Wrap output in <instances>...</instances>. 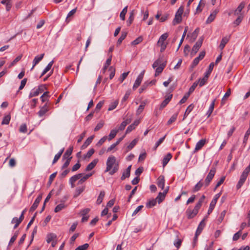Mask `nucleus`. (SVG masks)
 <instances>
[{"mask_svg": "<svg viewBox=\"0 0 250 250\" xmlns=\"http://www.w3.org/2000/svg\"><path fill=\"white\" fill-rule=\"evenodd\" d=\"M85 189V186L78 187L75 190L74 195V198H76L79 196Z\"/></svg>", "mask_w": 250, "mask_h": 250, "instance_id": "obj_26", "label": "nucleus"}, {"mask_svg": "<svg viewBox=\"0 0 250 250\" xmlns=\"http://www.w3.org/2000/svg\"><path fill=\"white\" fill-rule=\"evenodd\" d=\"M219 10L217 9L213 10L208 17L207 20L206 21V23L208 24L212 22L215 18Z\"/></svg>", "mask_w": 250, "mask_h": 250, "instance_id": "obj_12", "label": "nucleus"}, {"mask_svg": "<svg viewBox=\"0 0 250 250\" xmlns=\"http://www.w3.org/2000/svg\"><path fill=\"white\" fill-rule=\"evenodd\" d=\"M118 104H119L118 100H116V101H114L113 102L111 103L109 105L108 110L109 111L113 110L117 107Z\"/></svg>", "mask_w": 250, "mask_h": 250, "instance_id": "obj_49", "label": "nucleus"}, {"mask_svg": "<svg viewBox=\"0 0 250 250\" xmlns=\"http://www.w3.org/2000/svg\"><path fill=\"white\" fill-rule=\"evenodd\" d=\"M142 81V79H141V76H138L133 86V89L134 90L136 89L138 86L140 85L141 82Z\"/></svg>", "mask_w": 250, "mask_h": 250, "instance_id": "obj_45", "label": "nucleus"}, {"mask_svg": "<svg viewBox=\"0 0 250 250\" xmlns=\"http://www.w3.org/2000/svg\"><path fill=\"white\" fill-rule=\"evenodd\" d=\"M166 65V63L162 64L161 66H159V67H157L156 69V70H155V76L156 77V76L159 75L163 72Z\"/></svg>", "mask_w": 250, "mask_h": 250, "instance_id": "obj_36", "label": "nucleus"}, {"mask_svg": "<svg viewBox=\"0 0 250 250\" xmlns=\"http://www.w3.org/2000/svg\"><path fill=\"white\" fill-rule=\"evenodd\" d=\"M118 132V130L117 129H112L111 130L107 139L108 141H111L112 139L114 138L116 136L117 133Z\"/></svg>", "mask_w": 250, "mask_h": 250, "instance_id": "obj_41", "label": "nucleus"}, {"mask_svg": "<svg viewBox=\"0 0 250 250\" xmlns=\"http://www.w3.org/2000/svg\"><path fill=\"white\" fill-rule=\"evenodd\" d=\"M205 226V219H204L199 224L197 229L196 230V233H195V236L198 237V235L200 234L201 233L202 230L203 229L204 227Z\"/></svg>", "mask_w": 250, "mask_h": 250, "instance_id": "obj_17", "label": "nucleus"}, {"mask_svg": "<svg viewBox=\"0 0 250 250\" xmlns=\"http://www.w3.org/2000/svg\"><path fill=\"white\" fill-rule=\"evenodd\" d=\"M184 12V7L183 6H181L177 11L176 12L175 18H174L172 23L173 25H175L180 23L182 21V15L183 14Z\"/></svg>", "mask_w": 250, "mask_h": 250, "instance_id": "obj_3", "label": "nucleus"}, {"mask_svg": "<svg viewBox=\"0 0 250 250\" xmlns=\"http://www.w3.org/2000/svg\"><path fill=\"white\" fill-rule=\"evenodd\" d=\"M198 210L194 208L192 210L188 209L187 211L188 218H193L198 213Z\"/></svg>", "mask_w": 250, "mask_h": 250, "instance_id": "obj_21", "label": "nucleus"}, {"mask_svg": "<svg viewBox=\"0 0 250 250\" xmlns=\"http://www.w3.org/2000/svg\"><path fill=\"white\" fill-rule=\"evenodd\" d=\"M106 168L105 172H109L110 175H112L116 172L119 169V165L116 159L114 156H110L107 160Z\"/></svg>", "mask_w": 250, "mask_h": 250, "instance_id": "obj_2", "label": "nucleus"}, {"mask_svg": "<svg viewBox=\"0 0 250 250\" xmlns=\"http://www.w3.org/2000/svg\"><path fill=\"white\" fill-rule=\"evenodd\" d=\"M134 19V12L132 11L129 13V17L126 21L128 26H130Z\"/></svg>", "mask_w": 250, "mask_h": 250, "instance_id": "obj_43", "label": "nucleus"}, {"mask_svg": "<svg viewBox=\"0 0 250 250\" xmlns=\"http://www.w3.org/2000/svg\"><path fill=\"white\" fill-rule=\"evenodd\" d=\"M166 135H165L164 137L159 139V140L156 143L154 146V149H156L164 142Z\"/></svg>", "mask_w": 250, "mask_h": 250, "instance_id": "obj_58", "label": "nucleus"}, {"mask_svg": "<svg viewBox=\"0 0 250 250\" xmlns=\"http://www.w3.org/2000/svg\"><path fill=\"white\" fill-rule=\"evenodd\" d=\"M92 175V173H88L84 175L83 177H82L80 180L78 182V184H81L84 182H85L87 179H88L90 176Z\"/></svg>", "mask_w": 250, "mask_h": 250, "instance_id": "obj_44", "label": "nucleus"}, {"mask_svg": "<svg viewBox=\"0 0 250 250\" xmlns=\"http://www.w3.org/2000/svg\"><path fill=\"white\" fill-rule=\"evenodd\" d=\"M11 119V116L8 114L4 117L1 122V125H8L9 124Z\"/></svg>", "mask_w": 250, "mask_h": 250, "instance_id": "obj_48", "label": "nucleus"}, {"mask_svg": "<svg viewBox=\"0 0 250 250\" xmlns=\"http://www.w3.org/2000/svg\"><path fill=\"white\" fill-rule=\"evenodd\" d=\"M156 199H152L146 203V206L148 208H151L156 205Z\"/></svg>", "mask_w": 250, "mask_h": 250, "instance_id": "obj_55", "label": "nucleus"}, {"mask_svg": "<svg viewBox=\"0 0 250 250\" xmlns=\"http://www.w3.org/2000/svg\"><path fill=\"white\" fill-rule=\"evenodd\" d=\"M216 173V168L214 167H212L210 169L209 173L207 175L204 183L202 182V180H201L199 182H198L196 185L194 186L193 191V192H197L201 188L204 186L205 187H208L211 181H212V179L213 178L215 174Z\"/></svg>", "mask_w": 250, "mask_h": 250, "instance_id": "obj_1", "label": "nucleus"}, {"mask_svg": "<svg viewBox=\"0 0 250 250\" xmlns=\"http://www.w3.org/2000/svg\"><path fill=\"white\" fill-rule=\"evenodd\" d=\"M83 173H79L72 176L69 180V182L75 183L77 180L80 179L82 176Z\"/></svg>", "mask_w": 250, "mask_h": 250, "instance_id": "obj_35", "label": "nucleus"}, {"mask_svg": "<svg viewBox=\"0 0 250 250\" xmlns=\"http://www.w3.org/2000/svg\"><path fill=\"white\" fill-rule=\"evenodd\" d=\"M250 135V127L249 128L248 130L246 131V132L245 134L244 137L243 144L245 145H246L247 144V141L248 140L249 136Z\"/></svg>", "mask_w": 250, "mask_h": 250, "instance_id": "obj_54", "label": "nucleus"}, {"mask_svg": "<svg viewBox=\"0 0 250 250\" xmlns=\"http://www.w3.org/2000/svg\"><path fill=\"white\" fill-rule=\"evenodd\" d=\"M94 151H95V150L93 148H91V149H89L88 151V152H87V153L84 155V158H90L93 154V153H94Z\"/></svg>", "mask_w": 250, "mask_h": 250, "instance_id": "obj_64", "label": "nucleus"}, {"mask_svg": "<svg viewBox=\"0 0 250 250\" xmlns=\"http://www.w3.org/2000/svg\"><path fill=\"white\" fill-rule=\"evenodd\" d=\"M143 41V38L141 36L138 37L135 40L131 42V44L133 45H136L140 43Z\"/></svg>", "mask_w": 250, "mask_h": 250, "instance_id": "obj_56", "label": "nucleus"}, {"mask_svg": "<svg viewBox=\"0 0 250 250\" xmlns=\"http://www.w3.org/2000/svg\"><path fill=\"white\" fill-rule=\"evenodd\" d=\"M42 198V195L41 194L39 195L37 198L36 199L34 203L32 205V206L30 208V211L32 212L34 211L38 207L40 201H41Z\"/></svg>", "mask_w": 250, "mask_h": 250, "instance_id": "obj_10", "label": "nucleus"}, {"mask_svg": "<svg viewBox=\"0 0 250 250\" xmlns=\"http://www.w3.org/2000/svg\"><path fill=\"white\" fill-rule=\"evenodd\" d=\"M0 3L2 4L5 5L6 10L7 11H9L12 6V0H2Z\"/></svg>", "mask_w": 250, "mask_h": 250, "instance_id": "obj_20", "label": "nucleus"}, {"mask_svg": "<svg viewBox=\"0 0 250 250\" xmlns=\"http://www.w3.org/2000/svg\"><path fill=\"white\" fill-rule=\"evenodd\" d=\"M105 195V192L104 191H101L100 193L99 196L98 197L97 200L96 201V203L98 205H100L103 202V199Z\"/></svg>", "mask_w": 250, "mask_h": 250, "instance_id": "obj_39", "label": "nucleus"}, {"mask_svg": "<svg viewBox=\"0 0 250 250\" xmlns=\"http://www.w3.org/2000/svg\"><path fill=\"white\" fill-rule=\"evenodd\" d=\"M93 138H94L93 136H91L88 137L84 142L82 147L83 148L86 147L88 145H89L91 143Z\"/></svg>", "mask_w": 250, "mask_h": 250, "instance_id": "obj_47", "label": "nucleus"}, {"mask_svg": "<svg viewBox=\"0 0 250 250\" xmlns=\"http://www.w3.org/2000/svg\"><path fill=\"white\" fill-rule=\"evenodd\" d=\"M172 97V95L170 94L168 95L167 97H166L165 99L162 102L161 104H160V109H163L169 103L170 101L171 100Z\"/></svg>", "mask_w": 250, "mask_h": 250, "instance_id": "obj_16", "label": "nucleus"}, {"mask_svg": "<svg viewBox=\"0 0 250 250\" xmlns=\"http://www.w3.org/2000/svg\"><path fill=\"white\" fill-rule=\"evenodd\" d=\"M172 158V155L170 153H167L165 157L163 158V167L166 166L169 161Z\"/></svg>", "mask_w": 250, "mask_h": 250, "instance_id": "obj_31", "label": "nucleus"}, {"mask_svg": "<svg viewBox=\"0 0 250 250\" xmlns=\"http://www.w3.org/2000/svg\"><path fill=\"white\" fill-rule=\"evenodd\" d=\"M203 40L204 38L203 37H200L198 41L194 45L190 53L191 55L192 56H194L198 52V51L199 50V48H200L202 44Z\"/></svg>", "mask_w": 250, "mask_h": 250, "instance_id": "obj_4", "label": "nucleus"}, {"mask_svg": "<svg viewBox=\"0 0 250 250\" xmlns=\"http://www.w3.org/2000/svg\"><path fill=\"white\" fill-rule=\"evenodd\" d=\"M157 184L159 188L162 189L164 188L165 184V177L163 175H160L157 180Z\"/></svg>", "mask_w": 250, "mask_h": 250, "instance_id": "obj_13", "label": "nucleus"}, {"mask_svg": "<svg viewBox=\"0 0 250 250\" xmlns=\"http://www.w3.org/2000/svg\"><path fill=\"white\" fill-rule=\"evenodd\" d=\"M208 77L207 76V75H204V77L202 79H199L198 82H197L198 84H199L200 87L203 86L207 82Z\"/></svg>", "mask_w": 250, "mask_h": 250, "instance_id": "obj_32", "label": "nucleus"}, {"mask_svg": "<svg viewBox=\"0 0 250 250\" xmlns=\"http://www.w3.org/2000/svg\"><path fill=\"white\" fill-rule=\"evenodd\" d=\"M215 99H214L212 101L211 104H210L209 109L207 112V115H208V117L210 116V115L211 114V113H212V112L213 111V109L214 108V105H215Z\"/></svg>", "mask_w": 250, "mask_h": 250, "instance_id": "obj_33", "label": "nucleus"}, {"mask_svg": "<svg viewBox=\"0 0 250 250\" xmlns=\"http://www.w3.org/2000/svg\"><path fill=\"white\" fill-rule=\"evenodd\" d=\"M126 35H127V33L126 32H122L121 36L119 38V39H118V40L117 41V46H119V45H120L121 44V43L123 42V41L126 38Z\"/></svg>", "mask_w": 250, "mask_h": 250, "instance_id": "obj_42", "label": "nucleus"}, {"mask_svg": "<svg viewBox=\"0 0 250 250\" xmlns=\"http://www.w3.org/2000/svg\"><path fill=\"white\" fill-rule=\"evenodd\" d=\"M98 160L97 159H95L93 161H92L90 163H89L85 168V171H88L92 170L96 165L98 163Z\"/></svg>", "mask_w": 250, "mask_h": 250, "instance_id": "obj_23", "label": "nucleus"}, {"mask_svg": "<svg viewBox=\"0 0 250 250\" xmlns=\"http://www.w3.org/2000/svg\"><path fill=\"white\" fill-rule=\"evenodd\" d=\"M188 27H186L185 28L184 33L183 34V36L182 37V38H181V39L180 40V42H179V45L178 46V48L177 49V51L178 50V49L180 48L181 45H182V43L183 42V41L184 40V38H185V37L186 36V33H187V32L188 31Z\"/></svg>", "mask_w": 250, "mask_h": 250, "instance_id": "obj_50", "label": "nucleus"}, {"mask_svg": "<svg viewBox=\"0 0 250 250\" xmlns=\"http://www.w3.org/2000/svg\"><path fill=\"white\" fill-rule=\"evenodd\" d=\"M131 168V165H130L123 172L122 175L121 176V180H124L126 178H128L130 176Z\"/></svg>", "mask_w": 250, "mask_h": 250, "instance_id": "obj_18", "label": "nucleus"}, {"mask_svg": "<svg viewBox=\"0 0 250 250\" xmlns=\"http://www.w3.org/2000/svg\"><path fill=\"white\" fill-rule=\"evenodd\" d=\"M63 151H64V148L61 149L60 150V151L55 155L53 162H52V164H55L58 161V160L60 158L62 153L63 152Z\"/></svg>", "mask_w": 250, "mask_h": 250, "instance_id": "obj_34", "label": "nucleus"}, {"mask_svg": "<svg viewBox=\"0 0 250 250\" xmlns=\"http://www.w3.org/2000/svg\"><path fill=\"white\" fill-rule=\"evenodd\" d=\"M193 108H194V105H193V104H190L189 105H188V106L187 107V109H186V111L185 112L183 120H184L187 118L188 115L193 110Z\"/></svg>", "mask_w": 250, "mask_h": 250, "instance_id": "obj_27", "label": "nucleus"}, {"mask_svg": "<svg viewBox=\"0 0 250 250\" xmlns=\"http://www.w3.org/2000/svg\"><path fill=\"white\" fill-rule=\"evenodd\" d=\"M112 54H110L109 55V58L106 60V62L104 65V66L103 67V72L104 73L107 69V67L110 65L111 64V60H112Z\"/></svg>", "mask_w": 250, "mask_h": 250, "instance_id": "obj_28", "label": "nucleus"}, {"mask_svg": "<svg viewBox=\"0 0 250 250\" xmlns=\"http://www.w3.org/2000/svg\"><path fill=\"white\" fill-rule=\"evenodd\" d=\"M225 180V176H223L221 178V179H220V180L217 183L214 188V190H215L221 185H222L224 181Z\"/></svg>", "mask_w": 250, "mask_h": 250, "instance_id": "obj_61", "label": "nucleus"}, {"mask_svg": "<svg viewBox=\"0 0 250 250\" xmlns=\"http://www.w3.org/2000/svg\"><path fill=\"white\" fill-rule=\"evenodd\" d=\"M149 86L148 81L146 82L142 85L141 87L139 89V92L142 93L145 90H146Z\"/></svg>", "mask_w": 250, "mask_h": 250, "instance_id": "obj_59", "label": "nucleus"}, {"mask_svg": "<svg viewBox=\"0 0 250 250\" xmlns=\"http://www.w3.org/2000/svg\"><path fill=\"white\" fill-rule=\"evenodd\" d=\"M109 71L110 72L109 74L110 79H112L115 76V68L113 66H110L109 68Z\"/></svg>", "mask_w": 250, "mask_h": 250, "instance_id": "obj_57", "label": "nucleus"}, {"mask_svg": "<svg viewBox=\"0 0 250 250\" xmlns=\"http://www.w3.org/2000/svg\"><path fill=\"white\" fill-rule=\"evenodd\" d=\"M206 139H201L199 141H198L196 145L195 149L194 150L193 152L195 153L198 150H200L203 146L205 145L206 143Z\"/></svg>", "mask_w": 250, "mask_h": 250, "instance_id": "obj_11", "label": "nucleus"}, {"mask_svg": "<svg viewBox=\"0 0 250 250\" xmlns=\"http://www.w3.org/2000/svg\"><path fill=\"white\" fill-rule=\"evenodd\" d=\"M169 187H167L163 192H159L158 196H157L156 201L158 202L159 204H160L162 201L165 199L166 195L168 191Z\"/></svg>", "mask_w": 250, "mask_h": 250, "instance_id": "obj_7", "label": "nucleus"}, {"mask_svg": "<svg viewBox=\"0 0 250 250\" xmlns=\"http://www.w3.org/2000/svg\"><path fill=\"white\" fill-rule=\"evenodd\" d=\"M245 5V3L244 2H242L234 11V15H239L242 11V9L244 8Z\"/></svg>", "mask_w": 250, "mask_h": 250, "instance_id": "obj_37", "label": "nucleus"}, {"mask_svg": "<svg viewBox=\"0 0 250 250\" xmlns=\"http://www.w3.org/2000/svg\"><path fill=\"white\" fill-rule=\"evenodd\" d=\"M53 63H54V61H51L46 66V67L44 68V69L43 70L42 74H41V77H42V76H43L44 75H45L48 71H49L51 68V67L52 66L53 64Z\"/></svg>", "mask_w": 250, "mask_h": 250, "instance_id": "obj_30", "label": "nucleus"}, {"mask_svg": "<svg viewBox=\"0 0 250 250\" xmlns=\"http://www.w3.org/2000/svg\"><path fill=\"white\" fill-rule=\"evenodd\" d=\"M23 219L24 216H23V215H21L19 218H18L17 217H14L12 219L11 223L15 224L14 226V229H16L19 226L21 223L23 221Z\"/></svg>", "mask_w": 250, "mask_h": 250, "instance_id": "obj_9", "label": "nucleus"}, {"mask_svg": "<svg viewBox=\"0 0 250 250\" xmlns=\"http://www.w3.org/2000/svg\"><path fill=\"white\" fill-rule=\"evenodd\" d=\"M41 86H39L37 89L34 88L32 89L29 95V98H31L32 97L38 96L42 92L41 88Z\"/></svg>", "mask_w": 250, "mask_h": 250, "instance_id": "obj_19", "label": "nucleus"}, {"mask_svg": "<svg viewBox=\"0 0 250 250\" xmlns=\"http://www.w3.org/2000/svg\"><path fill=\"white\" fill-rule=\"evenodd\" d=\"M229 39H230V36H225L222 38V39L221 41V43L219 46L220 50H222L224 48L226 44L228 42Z\"/></svg>", "mask_w": 250, "mask_h": 250, "instance_id": "obj_15", "label": "nucleus"}, {"mask_svg": "<svg viewBox=\"0 0 250 250\" xmlns=\"http://www.w3.org/2000/svg\"><path fill=\"white\" fill-rule=\"evenodd\" d=\"M221 192L215 194L210 202L209 208L208 211V214L211 213L213 210L218 198L220 197Z\"/></svg>", "mask_w": 250, "mask_h": 250, "instance_id": "obj_5", "label": "nucleus"}, {"mask_svg": "<svg viewBox=\"0 0 250 250\" xmlns=\"http://www.w3.org/2000/svg\"><path fill=\"white\" fill-rule=\"evenodd\" d=\"M250 172V167H247L243 171L240 177L246 180Z\"/></svg>", "mask_w": 250, "mask_h": 250, "instance_id": "obj_29", "label": "nucleus"}, {"mask_svg": "<svg viewBox=\"0 0 250 250\" xmlns=\"http://www.w3.org/2000/svg\"><path fill=\"white\" fill-rule=\"evenodd\" d=\"M66 207V206L65 205L64 203H61L56 207L54 209V211L55 212H58L64 208Z\"/></svg>", "mask_w": 250, "mask_h": 250, "instance_id": "obj_52", "label": "nucleus"}, {"mask_svg": "<svg viewBox=\"0 0 250 250\" xmlns=\"http://www.w3.org/2000/svg\"><path fill=\"white\" fill-rule=\"evenodd\" d=\"M50 109L49 105L46 103L43 106L40 107V110L37 113L40 117L43 116Z\"/></svg>", "mask_w": 250, "mask_h": 250, "instance_id": "obj_6", "label": "nucleus"}, {"mask_svg": "<svg viewBox=\"0 0 250 250\" xmlns=\"http://www.w3.org/2000/svg\"><path fill=\"white\" fill-rule=\"evenodd\" d=\"M127 6H125L124 8V9L122 10L120 14V17L122 20L124 21L125 20V16L127 13Z\"/></svg>", "mask_w": 250, "mask_h": 250, "instance_id": "obj_51", "label": "nucleus"}, {"mask_svg": "<svg viewBox=\"0 0 250 250\" xmlns=\"http://www.w3.org/2000/svg\"><path fill=\"white\" fill-rule=\"evenodd\" d=\"M168 37V34L167 33H165L162 35L157 42L158 45H159L160 44H165V41L167 40Z\"/></svg>", "mask_w": 250, "mask_h": 250, "instance_id": "obj_22", "label": "nucleus"}, {"mask_svg": "<svg viewBox=\"0 0 250 250\" xmlns=\"http://www.w3.org/2000/svg\"><path fill=\"white\" fill-rule=\"evenodd\" d=\"M214 66V62H211L209 65L208 67V70L207 72L205 73V75H207V76L209 77V75L210 74L211 72H212L213 68Z\"/></svg>", "mask_w": 250, "mask_h": 250, "instance_id": "obj_60", "label": "nucleus"}, {"mask_svg": "<svg viewBox=\"0 0 250 250\" xmlns=\"http://www.w3.org/2000/svg\"><path fill=\"white\" fill-rule=\"evenodd\" d=\"M206 52L205 51H202L200 53L198 57L195 58L191 64L192 67L196 66L199 62L200 61L202 60L205 57Z\"/></svg>", "mask_w": 250, "mask_h": 250, "instance_id": "obj_8", "label": "nucleus"}, {"mask_svg": "<svg viewBox=\"0 0 250 250\" xmlns=\"http://www.w3.org/2000/svg\"><path fill=\"white\" fill-rule=\"evenodd\" d=\"M137 142H138L137 139H135L133 140H132V141L129 144V145L128 146H127V148H126V149H127L126 152H128V151L132 149L137 144Z\"/></svg>", "mask_w": 250, "mask_h": 250, "instance_id": "obj_40", "label": "nucleus"}, {"mask_svg": "<svg viewBox=\"0 0 250 250\" xmlns=\"http://www.w3.org/2000/svg\"><path fill=\"white\" fill-rule=\"evenodd\" d=\"M107 139V137L106 136H104L97 143L96 146H101L104 143V142L106 141V140Z\"/></svg>", "mask_w": 250, "mask_h": 250, "instance_id": "obj_63", "label": "nucleus"}, {"mask_svg": "<svg viewBox=\"0 0 250 250\" xmlns=\"http://www.w3.org/2000/svg\"><path fill=\"white\" fill-rule=\"evenodd\" d=\"M178 113H176L173 114L170 118L169 119V120L167 121V125H169L171 124L173 122H175L177 118Z\"/></svg>", "mask_w": 250, "mask_h": 250, "instance_id": "obj_53", "label": "nucleus"}, {"mask_svg": "<svg viewBox=\"0 0 250 250\" xmlns=\"http://www.w3.org/2000/svg\"><path fill=\"white\" fill-rule=\"evenodd\" d=\"M44 54H42L40 55L37 56L35 57L33 61V66L31 69V70H33L34 67L40 61L42 60L44 57Z\"/></svg>", "mask_w": 250, "mask_h": 250, "instance_id": "obj_14", "label": "nucleus"}, {"mask_svg": "<svg viewBox=\"0 0 250 250\" xmlns=\"http://www.w3.org/2000/svg\"><path fill=\"white\" fill-rule=\"evenodd\" d=\"M57 238V235L53 233H49L46 236V242L47 243L54 241Z\"/></svg>", "mask_w": 250, "mask_h": 250, "instance_id": "obj_24", "label": "nucleus"}, {"mask_svg": "<svg viewBox=\"0 0 250 250\" xmlns=\"http://www.w3.org/2000/svg\"><path fill=\"white\" fill-rule=\"evenodd\" d=\"M166 62H163L162 59L159 58L156 60L152 64V67L153 68H157L159 66H161L162 64H166Z\"/></svg>", "mask_w": 250, "mask_h": 250, "instance_id": "obj_25", "label": "nucleus"}, {"mask_svg": "<svg viewBox=\"0 0 250 250\" xmlns=\"http://www.w3.org/2000/svg\"><path fill=\"white\" fill-rule=\"evenodd\" d=\"M146 103L145 102H142L141 103L140 105H139V107L138 108V109L136 110V114L137 115H140L143 112V111L144 109V108L146 106Z\"/></svg>", "mask_w": 250, "mask_h": 250, "instance_id": "obj_38", "label": "nucleus"}, {"mask_svg": "<svg viewBox=\"0 0 250 250\" xmlns=\"http://www.w3.org/2000/svg\"><path fill=\"white\" fill-rule=\"evenodd\" d=\"M89 247V244L85 243L77 247L75 250H86Z\"/></svg>", "mask_w": 250, "mask_h": 250, "instance_id": "obj_62", "label": "nucleus"}, {"mask_svg": "<svg viewBox=\"0 0 250 250\" xmlns=\"http://www.w3.org/2000/svg\"><path fill=\"white\" fill-rule=\"evenodd\" d=\"M73 151V147H70L68 149L66 150L65 152L64 153L63 157V158L68 159L70 157V156L71 155Z\"/></svg>", "mask_w": 250, "mask_h": 250, "instance_id": "obj_46", "label": "nucleus"}]
</instances>
